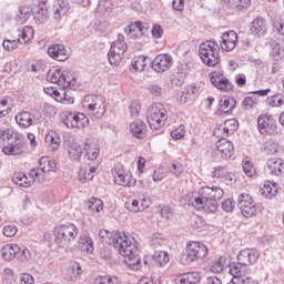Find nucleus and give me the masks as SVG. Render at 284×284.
Returning a JSON list of instances; mask_svg holds the SVG:
<instances>
[{
  "label": "nucleus",
  "instance_id": "obj_2",
  "mask_svg": "<svg viewBox=\"0 0 284 284\" xmlns=\"http://www.w3.org/2000/svg\"><path fill=\"white\" fill-rule=\"evenodd\" d=\"M115 239L114 247L118 250L119 254L123 256L124 263L129 265L130 270H141L143 261L141 260V251L139 250L136 241L124 233H120Z\"/></svg>",
  "mask_w": 284,
  "mask_h": 284
},
{
  "label": "nucleus",
  "instance_id": "obj_6",
  "mask_svg": "<svg viewBox=\"0 0 284 284\" xmlns=\"http://www.w3.org/2000/svg\"><path fill=\"white\" fill-rule=\"evenodd\" d=\"M210 256V247L199 241H190L185 247V254L182 257L184 264L205 261Z\"/></svg>",
  "mask_w": 284,
  "mask_h": 284
},
{
  "label": "nucleus",
  "instance_id": "obj_11",
  "mask_svg": "<svg viewBox=\"0 0 284 284\" xmlns=\"http://www.w3.org/2000/svg\"><path fill=\"white\" fill-rule=\"evenodd\" d=\"M125 52H128V43L124 40H118L113 42L108 53L109 63L119 67L125 59Z\"/></svg>",
  "mask_w": 284,
  "mask_h": 284
},
{
  "label": "nucleus",
  "instance_id": "obj_1",
  "mask_svg": "<svg viewBox=\"0 0 284 284\" xmlns=\"http://www.w3.org/2000/svg\"><path fill=\"white\" fill-rule=\"evenodd\" d=\"M223 189L219 186H203L189 201L190 205L199 212L214 214L219 210L217 201L223 199Z\"/></svg>",
  "mask_w": 284,
  "mask_h": 284
},
{
  "label": "nucleus",
  "instance_id": "obj_9",
  "mask_svg": "<svg viewBox=\"0 0 284 284\" xmlns=\"http://www.w3.org/2000/svg\"><path fill=\"white\" fill-rule=\"evenodd\" d=\"M211 84L215 87L220 92H224L230 94V92H234V84L226 77L223 71H213L209 74Z\"/></svg>",
  "mask_w": 284,
  "mask_h": 284
},
{
  "label": "nucleus",
  "instance_id": "obj_62",
  "mask_svg": "<svg viewBox=\"0 0 284 284\" xmlns=\"http://www.w3.org/2000/svg\"><path fill=\"white\" fill-rule=\"evenodd\" d=\"M83 276V268L80 264H74L72 266L71 281H79Z\"/></svg>",
  "mask_w": 284,
  "mask_h": 284
},
{
  "label": "nucleus",
  "instance_id": "obj_26",
  "mask_svg": "<svg viewBox=\"0 0 284 284\" xmlns=\"http://www.w3.org/2000/svg\"><path fill=\"white\" fill-rule=\"evenodd\" d=\"M124 32L130 39H139L145 33V27L141 21L131 22L125 27Z\"/></svg>",
  "mask_w": 284,
  "mask_h": 284
},
{
  "label": "nucleus",
  "instance_id": "obj_10",
  "mask_svg": "<svg viewBox=\"0 0 284 284\" xmlns=\"http://www.w3.org/2000/svg\"><path fill=\"white\" fill-rule=\"evenodd\" d=\"M237 204L244 219H253L258 212L256 201L250 194L242 193L237 197Z\"/></svg>",
  "mask_w": 284,
  "mask_h": 284
},
{
  "label": "nucleus",
  "instance_id": "obj_29",
  "mask_svg": "<svg viewBox=\"0 0 284 284\" xmlns=\"http://www.w3.org/2000/svg\"><path fill=\"white\" fill-rule=\"evenodd\" d=\"M97 173V168L92 166L90 164H82L80 166L78 179L82 183H85L88 181H92L94 179V174Z\"/></svg>",
  "mask_w": 284,
  "mask_h": 284
},
{
  "label": "nucleus",
  "instance_id": "obj_20",
  "mask_svg": "<svg viewBox=\"0 0 284 284\" xmlns=\"http://www.w3.org/2000/svg\"><path fill=\"white\" fill-rule=\"evenodd\" d=\"M261 257V253L256 248H244L237 254V261L242 265L248 267V265H255Z\"/></svg>",
  "mask_w": 284,
  "mask_h": 284
},
{
  "label": "nucleus",
  "instance_id": "obj_21",
  "mask_svg": "<svg viewBox=\"0 0 284 284\" xmlns=\"http://www.w3.org/2000/svg\"><path fill=\"white\" fill-rule=\"evenodd\" d=\"M236 43H239V36L235 31H225L221 36L220 48L224 52H232L234 48H236Z\"/></svg>",
  "mask_w": 284,
  "mask_h": 284
},
{
  "label": "nucleus",
  "instance_id": "obj_59",
  "mask_svg": "<svg viewBox=\"0 0 284 284\" xmlns=\"http://www.w3.org/2000/svg\"><path fill=\"white\" fill-rule=\"evenodd\" d=\"M210 270L213 274H221L223 272V257L215 258Z\"/></svg>",
  "mask_w": 284,
  "mask_h": 284
},
{
  "label": "nucleus",
  "instance_id": "obj_14",
  "mask_svg": "<svg viewBox=\"0 0 284 284\" xmlns=\"http://www.w3.org/2000/svg\"><path fill=\"white\" fill-rule=\"evenodd\" d=\"M44 93L52 97L58 103H63L64 105H72L74 103V98L65 89H57V87H47L43 89Z\"/></svg>",
  "mask_w": 284,
  "mask_h": 284
},
{
  "label": "nucleus",
  "instance_id": "obj_46",
  "mask_svg": "<svg viewBox=\"0 0 284 284\" xmlns=\"http://www.w3.org/2000/svg\"><path fill=\"white\" fill-rule=\"evenodd\" d=\"M79 245L83 252H88L89 254L94 252V241H92L90 235H82L80 237Z\"/></svg>",
  "mask_w": 284,
  "mask_h": 284
},
{
  "label": "nucleus",
  "instance_id": "obj_4",
  "mask_svg": "<svg viewBox=\"0 0 284 284\" xmlns=\"http://www.w3.org/2000/svg\"><path fill=\"white\" fill-rule=\"evenodd\" d=\"M200 59L207 68H216L221 63V53L219 44L214 41H205L199 48Z\"/></svg>",
  "mask_w": 284,
  "mask_h": 284
},
{
  "label": "nucleus",
  "instance_id": "obj_25",
  "mask_svg": "<svg viewBox=\"0 0 284 284\" xmlns=\"http://www.w3.org/2000/svg\"><path fill=\"white\" fill-rule=\"evenodd\" d=\"M83 152L88 159V161H97L101 154V149H99V145L97 143L85 140L82 142Z\"/></svg>",
  "mask_w": 284,
  "mask_h": 284
},
{
  "label": "nucleus",
  "instance_id": "obj_17",
  "mask_svg": "<svg viewBox=\"0 0 284 284\" xmlns=\"http://www.w3.org/2000/svg\"><path fill=\"white\" fill-rule=\"evenodd\" d=\"M174 65V59L170 53H161L153 60L152 68L154 72L163 73L168 72Z\"/></svg>",
  "mask_w": 284,
  "mask_h": 284
},
{
  "label": "nucleus",
  "instance_id": "obj_19",
  "mask_svg": "<svg viewBox=\"0 0 284 284\" xmlns=\"http://www.w3.org/2000/svg\"><path fill=\"white\" fill-rule=\"evenodd\" d=\"M170 263V254L165 251H156L153 255L144 256V265L152 267L158 265L159 267H165Z\"/></svg>",
  "mask_w": 284,
  "mask_h": 284
},
{
  "label": "nucleus",
  "instance_id": "obj_64",
  "mask_svg": "<svg viewBox=\"0 0 284 284\" xmlns=\"http://www.w3.org/2000/svg\"><path fill=\"white\" fill-rule=\"evenodd\" d=\"M41 176H43L41 169H31L29 171V181H32V183H34V181H41Z\"/></svg>",
  "mask_w": 284,
  "mask_h": 284
},
{
  "label": "nucleus",
  "instance_id": "obj_37",
  "mask_svg": "<svg viewBox=\"0 0 284 284\" xmlns=\"http://www.w3.org/2000/svg\"><path fill=\"white\" fill-rule=\"evenodd\" d=\"M12 182L16 185H19V187H32V180L21 171H16L13 173Z\"/></svg>",
  "mask_w": 284,
  "mask_h": 284
},
{
  "label": "nucleus",
  "instance_id": "obj_27",
  "mask_svg": "<svg viewBox=\"0 0 284 284\" xmlns=\"http://www.w3.org/2000/svg\"><path fill=\"white\" fill-rule=\"evenodd\" d=\"M68 156L71 161H81L83 154V142L72 141L69 142L67 148Z\"/></svg>",
  "mask_w": 284,
  "mask_h": 284
},
{
  "label": "nucleus",
  "instance_id": "obj_38",
  "mask_svg": "<svg viewBox=\"0 0 284 284\" xmlns=\"http://www.w3.org/2000/svg\"><path fill=\"white\" fill-rule=\"evenodd\" d=\"M79 80L77 79V75L72 73V71H63L62 83L60 85L62 90L65 88H77Z\"/></svg>",
  "mask_w": 284,
  "mask_h": 284
},
{
  "label": "nucleus",
  "instance_id": "obj_49",
  "mask_svg": "<svg viewBox=\"0 0 284 284\" xmlns=\"http://www.w3.org/2000/svg\"><path fill=\"white\" fill-rule=\"evenodd\" d=\"M213 179H225V181H233L232 173L225 166H216L212 172Z\"/></svg>",
  "mask_w": 284,
  "mask_h": 284
},
{
  "label": "nucleus",
  "instance_id": "obj_54",
  "mask_svg": "<svg viewBox=\"0 0 284 284\" xmlns=\"http://www.w3.org/2000/svg\"><path fill=\"white\" fill-rule=\"evenodd\" d=\"M278 150H281V145L276 140H268L264 144V152L268 154L270 156H273L274 154H278Z\"/></svg>",
  "mask_w": 284,
  "mask_h": 284
},
{
  "label": "nucleus",
  "instance_id": "obj_40",
  "mask_svg": "<svg viewBox=\"0 0 284 284\" xmlns=\"http://www.w3.org/2000/svg\"><path fill=\"white\" fill-rule=\"evenodd\" d=\"M219 106L224 114H229V112H232L236 108V100L230 95H224L221 98Z\"/></svg>",
  "mask_w": 284,
  "mask_h": 284
},
{
  "label": "nucleus",
  "instance_id": "obj_16",
  "mask_svg": "<svg viewBox=\"0 0 284 284\" xmlns=\"http://www.w3.org/2000/svg\"><path fill=\"white\" fill-rule=\"evenodd\" d=\"M90 120L88 115L81 112H69L64 116V124L67 128H88Z\"/></svg>",
  "mask_w": 284,
  "mask_h": 284
},
{
  "label": "nucleus",
  "instance_id": "obj_22",
  "mask_svg": "<svg viewBox=\"0 0 284 284\" xmlns=\"http://www.w3.org/2000/svg\"><path fill=\"white\" fill-rule=\"evenodd\" d=\"M216 150L221 159L227 161L234 156V144L232 141L226 140L225 138H220L216 143Z\"/></svg>",
  "mask_w": 284,
  "mask_h": 284
},
{
  "label": "nucleus",
  "instance_id": "obj_51",
  "mask_svg": "<svg viewBox=\"0 0 284 284\" xmlns=\"http://www.w3.org/2000/svg\"><path fill=\"white\" fill-rule=\"evenodd\" d=\"M39 166L43 174H45V172H54V170H57V162H54V160H50L49 158H41L39 161Z\"/></svg>",
  "mask_w": 284,
  "mask_h": 284
},
{
  "label": "nucleus",
  "instance_id": "obj_48",
  "mask_svg": "<svg viewBox=\"0 0 284 284\" xmlns=\"http://www.w3.org/2000/svg\"><path fill=\"white\" fill-rule=\"evenodd\" d=\"M70 10V4L65 0H59L54 7L55 19H61V17H65L68 11Z\"/></svg>",
  "mask_w": 284,
  "mask_h": 284
},
{
  "label": "nucleus",
  "instance_id": "obj_60",
  "mask_svg": "<svg viewBox=\"0 0 284 284\" xmlns=\"http://www.w3.org/2000/svg\"><path fill=\"white\" fill-rule=\"evenodd\" d=\"M172 139L181 141L185 136V125L181 124L171 132Z\"/></svg>",
  "mask_w": 284,
  "mask_h": 284
},
{
  "label": "nucleus",
  "instance_id": "obj_12",
  "mask_svg": "<svg viewBox=\"0 0 284 284\" xmlns=\"http://www.w3.org/2000/svg\"><path fill=\"white\" fill-rule=\"evenodd\" d=\"M229 273L233 276L234 281L240 283H256L250 275V268L241 262L230 264Z\"/></svg>",
  "mask_w": 284,
  "mask_h": 284
},
{
  "label": "nucleus",
  "instance_id": "obj_57",
  "mask_svg": "<svg viewBox=\"0 0 284 284\" xmlns=\"http://www.w3.org/2000/svg\"><path fill=\"white\" fill-rule=\"evenodd\" d=\"M2 281L6 284H12L17 281V276L14 275V271L11 268H6L2 273Z\"/></svg>",
  "mask_w": 284,
  "mask_h": 284
},
{
  "label": "nucleus",
  "instance_id": "obj_30",
  "mask_svg": "<svg viewBox=\"0 0 284 284\" xmlns=\"http://www.w3.org/2000/svg\"><path fill=\"white\" fill-rule=\"evenodd\" d=\"M19 252H21L19 244H7L1 248V256L4 261H13Z\"/></svg>",
  "mask_w": 284,
  "mask_h": 284
},
{
  "label": "nucleus",
  "instance_id": "obj_32",
  "mask_svg": "<svg viewBox=\"0 0 284 284\" xmlns=\"http://www.w3.org/2000/svg\"><path fill=\"white\" fill-rule=\"evenodd\" d=\"M250 30L254 37H265L267 32V24L265 23V20L257 18L252 21Z\"/></svg>",
  "mask_w": 284,
  "mask_h": 284
},
{
  "label": "nucleus",
  "instance_id": "obj_63",
  "mask_svg": "<svg viewBox=\"0 0 284 284\" xmlns=\"http://www.w3.org/2000/svg\"><path fill=\"white\" fill-rule=\"evenodd\" d=\"M234 207H236V202L234 199H226L222 202V210L224 212H234Z\"/></svg>",
  "mask_w": 284,
  "mask_h": 284
},
{
  "label": "nucleus",
  "instance_id": "obj_28",
  "mask_svg": "<svg viewBox=\"0 0 284 284\" xmlns=\"http://www.w3.org/2000/svg\"><path fill=\"white\" fill-rule=\"evenodd\" d=\"M125 207L129 210V212L136 214V212H143L144 210H148V207H150V203L145 199H129V201L125 202Z\"/></svg>",
  "mask_w": 284,
  "mask_h": 284
},
{
  "label": "nucleus",
  "instance_id": "obj_56",
  "mask_svg": "<svg viewBox=\"0 0 284 284\" xmlns=\"http://www.w3.org/2000/svg\"><path fill=\"white\" fill-rule=\"evenodd\" d=\"M267 103L271 108H281L284 105V98L282 94L277 93L267 98Z\"/></svg>",
  "mask_w": 284,
  "mask_h": 284
},
{
  "label": "nucleus",
  "instance_id": "obj_24",
  "mask_svg": "<svg viewBox=\"0 0 284 284\" xmlns=\"http://www.w3.org/2000/svg\"><path fill=\"white\" fill-rule=\"evenodd\" d=\"M266 170L271 176H281L284 174V160L281 158H271L266 161Z\"/></svg>",
  "mask_w": 284,
  "mask_h": 284
},
{
  "label": "nucleus",
  "instance_id": "obj_52",
  "mask_svg": "<svg viewBox=\"0 0 284 284\" xmlns=\"http://www.w3.org/2000/svg\"><path fill=\"white\" fill-rule=\"evenodd\" d=\"M87 205L90 212H95L97 214L103 212V200L101 199L90 197L89 201H87Z\"/></svg>",
  "mask_w": 284,
  "mask_h": 284
},
{
  "label": "nucleus",
  "instance_id": "obj_45",
  "mask_svg": "<svg viewBox=\"0 0 284 284\" xmlns=\"http://www.w3.org/2000/svg\"><path fill=\"white\" fill-rule=\"evenodd\" d=\"M32 9L39 19L48 17V0H39Z\"/></svg>",
  "mask_w": 284,
  "mask_h": 284
},
{
  "label": "nucleus",
  "instance_id": "obj_55",
  "mask_svg": "<svg viewBox=\"0 0 284 284\" xmlns=\"http://www.w3.org/2000/svg\"><path fill=\"white\" fill-rule=\"evenodd\" d=\"M22 43H30L34 39V29L32 27H23L19 34Z\"/></svg>",
  "mask_w": 284,
  "mask_h": 284
},
{
  "label": "nucleus",
  "instance_id": "obj_31",
  "mask_svg": "<svg viewBox=\"0 0 284 284\" xmlns=\"http://www.w3.org/2000/svg\"><path fill=\"white\" fill-rule=\"evenodd\" d=\"M145 68H148V55H135L130 64L131 72H145Z\"/></svg>",
  "mask_w": 284,
  "mask_h": 284
},
{
  "label": "nucleus",
  "instance_id": "obj_33",
  "mask_svg": "<svg viewBox=\"0 0 284 284\" xmlns=\"http://www.w3.org/2000/svg\"><path fill=\"white\" fill-rule=\"evenodd\" d=\"M260 192L265 199H274V196L278 194V186H276V182L265 181L262 184Z\"/></svg>",
  "mask_w": 284,
  "mask_h": 284
},
{
  "label": "nucleus",
  "instance_id": "obj_58",
  "mask_svg": "<svg viewBox=\"0 0 284 284\" xmlns=\"http://www.w3.org/2000/svg\"><path fill=\"white\" fill-rule=\"evenodd\" d=\"M10 112H12V106L8 104V100H0V119H3V116H8Z\"/></svg>",
  "mask_w": 284,
  "mask_h": 284
},
{
  "label": "nucleus",
  "instance_id": "obj_8",
  "mask_svg": "<svg viewBox=\"0 0 284 284\" xmlns=\"http://www.w3.org/2000/svg\"><path fill=\"white\" fill-rule=\"evenodd\" d=\"M257 130L260 134H263L264 136H274V134H278V125L276 124V120L270 113L258 115Z\"/></svg>",
  "mask_w": 284,
  "mask_h": 284
},
{
  "label": "nucleus",
  "instance_id": "obj_18",
  "mask_svg": "<svg viewBox=\"0 0 284 284\" xmlns=\"http://www.w3.org/2000/svg\"><path fill=\"white\" fill-rule=\"evenodd\" d=\"M237 130L239 121H236V119H229L214 130V136H216V139H227L230 134H234Z\"/></svg>",
  "mask_w": 284,
  "mask_h": 284
},
{
  "label": "nucleus",
  "instance_id": "obj_43",
  "mask_svg": "<svg viewBox=\"0 0 284 284\" xmlns=\"http://www.w3.org/2000/svg\"><path fill=\"white\" fill-rule=\"evenodd\" d=\"M33 9L32 7L30 6H23L21 9H20V12L17 17V21L18 23H20V26H23V23H28V20L32 17V13H33Z\"/></svg>",
  "mask_w": 284,
  "mask_h": 284
},
{
  "label": "nucleus",
  "instance_id": "obj_61",
  "mask_svg": "<svg viewBox=\"0 0 284 284\" xmlns=\"http://www.w3.org/2000/svg\"><path fill=\"white\" fill-rule=\"evenodd\" d=\"M18 232L19 229H17V225H7L3 227L2 234L7 236V239H12V236H17Z\"/></svg>",
  "mask_w": 284,
  "mask_h": 284
},
{
  "label": "nucleus",
  "instance_id": "obj_13",
  "mask_svg": "<svg viewBox=\"0 0 284 284\" xmlns=\"http://www.w3.org/2000/svg\"><path fill=\"white\" fill-rule=\"evenodd\" d=\"M113 179L115 185H121L122 187H134L136 185V178L132 175L131 171H124L122 166L113 170Z\"/></svg>",
  "mask_w": 284,
  "mask_h": 284
},
{
  "label": "nucleus",
  "instance_id": "obj_50",
  "mask_svg": "<svg viewBox=\"0 0 284 284\" xmlns=\"http://www.w3.org/2000/svg\"><path fill=\"white\" fill-rule=\"evenodd\" d=\"M19 45H21V38H9L2 42V48L7 52H14V50L19 49Z\"/></svg>",
  "mask_w": 284,
  "mask_h": 284
},
{
  "label": "nucleus",
  "instance_id": "obj_35",
  "mask_svg": "<svg viewBox=\"0 0 284 284\" xmlns=\"http://www.w3.org/2000/svg\"><path fill=\"white\" fill-rule=\"evenodd\" d=\"M178 284H199L201 283V274L199 272H189L176 277Z\"/></svg>",
  "mask_w": 284,
  "mask_h": 284
},
{
  "label": "nucleus",
  "instance_id": "obj_23",
  "mask_svg": "<svg viewBox=\"0 0 284 284\" xmlns=\"http://www.w3.org/2000/svg\"><path fill=\"white\" fill-rule=\"evenodd\" d=\"M47 52L49 57L54 61H68V59H70V54L68 53V50L63 44H59V43L51 44L49 45Z\"/></svg>",
  "mask_w": 284,
  "mask_h": 284
},
{
  "label": "nucleus",
  "instance_id": "obj_41",
  "mask_svg": "<svg viewBox=\"0 0 284 284\" xmlns=\"http://www.w3.org/2000/svg\"><path fill=\"white\" fill-rule=\"evenodd\" d=\"M45 141L51 150H59L61 148V135L57 131H49L45 135Z\"/></svg>",
  "mask_w": 284,
  "mask_h": 284
},
{
  "label": "nucleus",
  "instance_id": "obj_39",
  "mask_svg": "<svg viewBox=\"0 0 284 284\" xmlns=\"http://www.w3.org/2000/svg\"><path fill=\"white\" fill-rule=\"evenodd\" d=\"M34 121L32 113L28 111H22L16 115V123L21 128H30Z\"/></svg>",
  "mask_w": 284,
  "mask_h": 284
},
{
  "label": "nucleus",
  "instance_id": "obj_36",
  "mask_svg": "<svg viewBox=\"0 0 284 284\" xmlns=\"http://www.w3.org/2000/svg\"><path fill=\"white\" fill-rule=\"evenodd\" d=\"M166 171L169 172V174H172L173 176H176L179 179L183 176L185 172V165L183 164V161L174 160L166 166Z\"/></svg>",
  "mask_w": 284,
  "mask_h": 284
},
{
  "label": "nucleus",
  "instance_id": "obj_47",
  "mask_svg": "<svg viewBox=\"0 0 284 284\" xmlns=\"http://www.w3.org/2000/svg\"><path fill=\"white\" fill-rule=\"evenodd\" d=\"M242 168L243 172L252 179L253 176H256V166H254V162H252V159L244 158L242 161Z\"/></svg>",
  "mask_w": 284,
  "mask_h": 284
},
{
  "label": "nucleus",
  "instance_id": "obj_34",
  "mask_svg": "<svg viewBox=\"0 0 284 284\" xmlns=\"http://www.w3.org/2000/svg\"><path fill=\"white\" fill-rule=\"evenodd\" d=\"M130 130L136 139H145L148 135V125L143 121L138 120L130 124Z\"/></svg>",
  "mask_w": 284,
  "mask_h": 284
},
{
  "label": "nucleus",
  "instance_id": "obj_3",
  "mask_svg": "<svg viewBox=\"0 0 284 284\" xmlns=\"http://www.w3.org/2000/svg\"><path fill=\"white\" fill-rule=\"evenodd\" d=\"M54 243L59 247H68L79 236V227L72 223L57 225L53 230Z\"/></svg>",
  "mask_w": 284,
  "mask_h": 284
},
{
  "label": "nucleus",
  "instance_id": "obj_44",
  "mask_svg": "<svg viewBox=\"0 0 284 284\" xmlns=\"http://www.w3.org/2000/svg\"><path fill=\"white\" fill-rule=\"evenodd\" d=\"M121 235V233L108 231L105 229L100 230L99 237L101 239L102 243H113L116 244V236Z\"/></svg>",
  "mask_w": 284,
  "mask_h": 284
},
{
  "label": "nucleus",
  "instance_id": "obj_15",
  "mask_svg": "<svg viewBox=\"0 0 284 284\" xmlns=\"http://www.w3.org/2000/svg\"><path fill=\"white\" fill-rule=\"evenodd\" d=\"M27 150L26 140L21 136L16 138L14 141L2 148V152L6 156H21V154H26Z\"/></svg>",
  "mask_w": 284,
  "mask_h": 284
},
{
  "label": "nucleus",
  "instance_id": "obj_42",
  "mask_svg": "<svg viewBox=\"0 0 284 284\" xmlns=\"http://www.w3.org/2000/svg\"><path fill=\"white\" fill-rule=\"evenodd\" d=\"M63 69L61 68H54V69H51L49 72H48V75H47V79L48 81H50V83H55L57 85H61L62 83V79H63Z\"/></svg>",
  "mask_w": 284,
  "mask_h": 284
},
{
  "label": "nucleus",
  "instance_id": "obj_5",
  "mask_svg": "<svg viewBox=\"0 0 284 284\" xmlns=\"http://www.w3.org/2000/svg\"><path fill=\"white\" fill-rule=\"evenodd\" d=\"M149 128L154 132H159L165 128L168 123V110L161 103H154L149 108L146 113Z\"/></svg>",
  "mask_w": 284,
  "mask_h": 284
},
{
  "label": "nucleus",
  "instance_id": "obj_53",
  "mask_svg": "<svg viewBox=\"0 0 284 284\" xmlns=\"http://www.w3.org/2000/svg\"><path fill=\"white\" fill-rule=\"evenodd\" d=\"M119 277L112 275H98L93 278L92 284H119Z\"/></svg>",
  "mask_w": 284,
  "mask_h": 284
},
{
  "label": "nucleus",
  "instance_id": "obj_7",
  "mask_svg": "<svg viewBox=\"0 0 284 284\" xmlns=\"http://www.w3.org/2000/svg\"><path fill=\"white\" fill-rule=\"evenodd\" d=\"M82 110L93 116L94 119H101L105 114V104L97 95H85L82 100Z\"/></svg>",
  "mask_w": 284,
  "mask_h": 284
}]
</instances>
